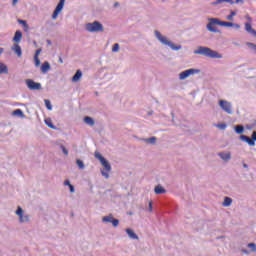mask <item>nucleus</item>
Instances as JSON below:
<instances>
[{
  "label": "nucleus",
  "mask_w": 256,
  "mask_h": 256,
  "mask_svg": "<svg viewBox=\"0 0 256 256\" xmlns=\"http://www.w3.org/2000/svg\"><path fill=\"white\" fill-rule=\"evenodd\" d=\"M215 25H219L220 27H234V29H241V25L233 22L221 21L219 18H208V23L206 25V29L210 31V33H221Z\"/></svg>",
  "instance_id": "obj_1"
},
{
  "label": "nucleus",
  "mask_w": 256,
  "mask_h": 256,
  "mask_svg": "<svg viewBox=\"0 0 256 256\" xmlns=\"http://www.w3.org/2000/svg\"><path fill=\"white\" fill-rule=\"evenodd\" d=\"M194 55H203V57H209V59H223V54L207 46H199L194 50Z\"/></svg>",
  "instance_id": "obj_2"
},
{
  "label": "nucleus",
  "mask_w": 256,
  "mask_h": 256,
  "mask_svg": "<svg viewBox=\"0 0 256 256\" xmlns=\"http://www.w3.org/2000/svg\"><path fill=\"white\" fill-rule=\"evenodd\" d=\"M154 35L156 39H158V41L162 43V45H167L168 47H170V49H172V51H181V49H183V46H181L180 44L176 45L175 43L167 39V37L161 35V32L159 30H155Z\"/></svg>",
  "instance_id": "obj_3"
},
{
  "label": "nucleus",
  "mask_w": 256,
  "mask_h": 256,
  "mask_svg": "<svg viewBox=\"0 0 256 256\" xmlns=\"http://www.w3.org/2000/svg\"><path fill=\"white\" fill-rule=\"evenodd\" d=\"M86 31L89 33H103L105 31V28L103 27V24L99 21L89 22L85 25Z\"/></svg>",
  "instance_id": "obj_4"
},
{
  "label": "nucleus",
  "mask_w": 256,
  "mask_h": 256,
  "mask_svg": "<svg viewBox=\"0 0 256 256\" xmlns=\"http://www.w3.org/2000/svg\"><path fill=\"white\" fill-rule=\"evenodd\" d=\"M199 73H201V70L195 69V68H190V69L184 70V71L180 72L179 80L185 81V79H187V77H191V75H197Z\"/></svg>",
  "instance_id": "obj_5"
},
{
  "label": "nucleus",
  "mask_w": 256,
  "mask_h": 256,
  "mask_svg": "<svg viewBox=\"0 0 256 256\" xmlns=\"http://www.w3.org/2000/svg\"><path fill=\"white\" fill-rule=\"evenodd\" d=\"M218 104L221 109L225 111V113H228V115H233V105L231 104V102L226 100H219Z\"/></svg>",
  "instance_id": "obj_6"
},
{
  "label": "nucleus",
  "mask_w": 256,
  "mask_h": 256,
  "mask_svg": "<svg viewBox=\"0 0 256 256\" xmlns=\"http://www.w3.org/2000/svg\"><path fill=\"white\" fill-rule=\"evenodd\" d=\"M94 156L96 159H99L101 165L104 167L105 171H111V164L109 163V160H106L103 155L99 152H95Z\"/></svg>",
  "instance_id": "obj_7"
},
{
  "label": "nucleus",
  "mask_w": 256,
  "mask_h": 256,
  "mask_svg": "<svg viewBox=\"0 0 256 256\" xmlns=\"http://www.w3.org/2000/svg\"><path fill=\"white\" fill-rule=\"evenodd\" d=\"M25 83L30 91H39L41 89V83L35 82L32 79H26Z\"/></svg>",
  "instance_id": "obj_8"
},
{
  "label": "nucleus",
  "mask_w": 256,
  "mask_h": 256,
  "mask_svg": "<svg viewBox=\"0 0 256 256\" xmlns=\"http://www.w3.org/2000/svg\"><path fill=\"white\" fill-rule=\"evenodd\" d=\"M63 7H65V0H60L56 6V8L53 11L52 19H57L59 17V13L63 11Z\"/></svg>",
  "instance_id": "obj_9"
},
{
  "label": "nucleus",
  "mask_w": 256,
  "mask_h": 256,
  "mask_svg": "<svg viewBox=\"0 0 256 256\" xmlns=\"http://www.w3.org/2000/svg\"><path fill=\"white\" fill-rule=\"evenodd\" d=\"M63 7H65V0H60L56 6V8L53 11L52 19H57L59 17V13L63 11Z\"/></svg>",
  "instance_id": "obj_10"
},
{
  "label": "nucleus",
  "mask_w": 256,
  "mask_h": 256,
  "mask_svg": "<svg viewBox=\"0 0 256 256\" xmlns=\"http://www.w3.org/2000/svg\"><path fill=\"white\" fill-rule=\"evenodd\" d=\"M218 157H220V159H222V161L225 163H229V161H231V152H219Z\"/></svg>",
  "instance_id": "obj_11"
},
{
  "label": "nucleus",
  "mask_w": 256,
  "mask_h": 256,
  "mask_svg": "<svg viewBox=\"0 0 256 256\" xmlns=\"http://www.w3.org/2000/svg\"><path fill=\"white\" fill-rule=\"evenodd\" d=\"M40 70L44 75L45 73H49V71H51V64L48 61H45L42 63Z\"/></svg>",
  "instance_id": "obj_12"
},
{
  "label": "nucleus",
  "mask_w": 256,
  "mask_h": 256,
  "mask_svg": "<svg viewBox=\"0 0 256 256\" xmlns=\"http://www.w3.org/2000/svg\"><path fill=\"white\" fill-rule=\"evenodd\" d=\"M140 141L148 143V145H157V137L152 136L150 138H140Z\"/></svg>",
  "instance_id": "obj_13"
},
{
  "label": "nucleus",
  "mask_w": 256,
  "mask_h": 256,
  "mask_svg": "<svg viewBox=\"0 0 256 256\" xmlns=\"http://www.w3.org/2000/svg\"><path fill=\"white\" fill-rule=\"evenodd\" d=\"M221 3H229L230 5H235V1L233 0H216L211 2L212 7H217V5H221Z\"/></svg>",
  "instance_id": "obj_14"
},
{
  "label": "nucleus",
  "mask_w": 256,
  "mask_h": 256,
  "mask_svg": "<svg viewBox=\"0 0 256 256\" xmlns=\"http://www.w3.org/2000/svg\"><path fill=\"white\" fill-rule=\"evenodd\" d=\"M22 38H23V32H21L20 30H17L14 34L12 41H14V43H20Z\"/></svg>",
  "instance_id": "obj_15"
},
{
  "label": "nucleus",
  "mask_w": 256,
  "mask_h": 256,
  "mask_svg": "<svg viewBox=\"0 0 256 256\" xmlns=\"http://www.w3.org/2000/svg\"><path fill=\"white\" fill-rule=\"evenodd\" d=\"M154 193H156V195H163V194L167 193V190L163 186L158 184L154 188Z\"/></svg>",
  "instance_id": "obj_16"
},
{
  "label": "nucleus",
  "mask_w": 256,
  "mask_h": 256,
  "mask_svg": "<svg viewBox=\"0 0 256 256\" xmlns=\"http://www.w3.org/2000/svg\"><path fill=\"white\" fill-rule=\"evenodd\" d=\"M11 49L12 51H14V53H16L18 57H21V55H23V50L21 49V46H19V44H14Z\"/></svg>",
  "instance_id": "obj_17"
},
{
  "label": "nucleus",
  "mask_w": 256,
  "mask_h": 256,
  "mask_svg": "<svg viewBox=\"0 0 256 256\" xmlns=\"http://www.w3.org/2000/svg\"><path fill=\"white\" fill-rule=\"evenodd\" d=\"M234 131L237 133V135H243V133H245V126L242 124L235 125Z\"/></svg>",
  "instance_id": "obj_18"
},
{
  "label": "nucleus",
  "mask_w": 256,
  "mask_h": 256,
  "mask_svg": "<svg viewBox=\"0 0 256 256\" xmlns=\"http://www.w3.org/2000/svg\"><path fill=\"white\" fill-rule=\"evenodd\" d=\"M83 77V72L81 70H77L72 77V83H77Z\"/></svg>",
  "instance_id": "obj_19"
},
{
  "label": "nucleus",
  "mask_w": 256,
  "mask_h": 256,
  "mask_svg": "<svg viewBox=\"0 0 256 256\" xmlns=\"http://www.w3.org/2000/svg\"><path fill=\"white\" fill-rule=\"evenodd\" d=\"M126 233L130 239H139V236L131 228H127Z\"/></svg>",
  "instance_id": "obj_20"
},
{
  "label": "nucleus",
  "mask_w": 256,
  "mask_h": 256,
  "mask_svg": "<svg viewBox=\"0 0 256 256\" xmlns=\"http://www.w3.org/2000/svg\"><path fill=\"white\" fill-rule=\"evenodd\" d=\"M84 123H86V125H89L90 127L95 126V120L91 118V116L84 117Z\"/></svg>",
  "instance_id": "obj_21"
},
{
  "label": "nucleus",
  "mask_w": 256,
  "mask_h": 256,
  "mask_svg": "<svg viewBox=\"0 0 256 256\" xmlns=\"http://www.w3.org/2000/svg\"><path fill=\"white\" fill-rule=\"evenodd\" d=\"M9 73V68L4 63H0V75H7Z\"/></svg>",
  "instance_id": "obj_22"
},
{
  "label": "nucleus",
  "mask_w": 256,
  "mask_h": 256,
  "mask_svg": "<svg viewBox=\"0 0 256 256\" xmlns=\"http://www.w3.org/2000/svg\"><path fill=\"white\" fill-rule=\"evenodd\" d=\"M233 203V199L231 197H224V201L222 203L223 207H231V204Z\"/></svg>",
  "instance_id": "obj_23"
},
{
  "label": "nucleus",
  "mask_w": 256,
  "mask_h": 256,
  "mask_svg": "<svg viewBox=\"0 0 256 256\" xmlns=\"http://www.w3.org/2000/svg\"><path fill=\"white\" fill-rule=\"evenodd\" d=\"M44 121L47 127H49L50 129L57 130V126L53 124V121L51 120V118H46Z\"/></svg>",
  "instance_id": "obj_24"
},
{
  "label": "nucleus",
  "mask_w": 256,
  "mask_h": 256,
  "mask_svg": "<svg viewBox=\"0 0 256 256\" xmlns=\"http://www.w3.org/2000/svg\"><path fill=\"white\" fill-rule=\"evenodd\" d=\"M113 219H114L113 214H109L108 216H104L102 218V222L103 223H113Z\"/></svg>",
  "instance_id": "obj_25"
},
{
  "label": "nucleus",
  "mask_w": 256,
  "mask_h": 256,
  "mask_svg": "<svg viewBox=\"0 0 256 256\" xmlns=\"http://www.w3.org/2000/svg\"><path fill=\"white\" fill-rule=\"evenodd\" d=\"M20 223H29V214H23L19 217Z\"/></svg>",
  "instance_id": "obj_26"
},
{
  "label": "nucleus",
  "mask_w": 256,
  "mask_h": 256,
  "mask_svg": "<svg viewBox=\"0 0 256 256\" xmlns=\"http://www.w3.org/2000/svg\"><path fill=\"white\" fill-rule=\"evenodd\" d=\"M235 15H237V12L231 10L230 14L226 16V19L228 21H234L235 20Z\"/></svg>",
  "instance_id": "obj_27"
},
{
  "label": "nucleus",
  "mask_w": 256,
  "mask_h": 256,
  "mask_svg": "<svg viewBox=\"0 0 256 256\" xmlns=\"http://www.w3.org/2000/svg\"><path fill=\"white\" fill-rule=\"evenodd\" d=\"M44 103H45V107L48 109V111H53V105L51 104L50 100L45 99Z\"/></svg>",
  "instance_id": "obj_28"
},
{
  "label": "nucleus",
  "mask_w": 256,
  "mask_h": 256,
  "mask_svg": "<svg viewBox=\"0 0 256 256\" xmlns=\"http://www.w3.org/2000/svg\"><path fill=\"white\" fill-rule=\"evenodd\" d=\"M13 115H16L17 117H25V114L23 113V110H21V109L14 110Z\"/></svg>",
  "instance_id": "obj_29"
},
{
  "label": "nucleus",
  "mask_w": 256,
  "mask_h": 256,
  "mask_svg": "<svg viewBox=\"0 0 256 256\" xmlns=\"http://www.w3.org/2000/svg\"><path fill=\"white\" fill-rule=\"evenodd\" d=\"M76 164L78 165L79 169L81 170L85 169V163H83V160L77 159Z\"/></svg>",
  "instance_id": "obj_30"
},
{
  "label": "nucleus",
  "mask_w": 256,
  "mask_h": 256,
  "mask_svg": "<svg viewBox=\"0 0 256 256\" xmlns=\"http://www.w3.org/2000/svg\"><path fill=\"white\" fill-rule=\"evenodd\" d=\"M18 23L24 27V29H29V25L27 24V21L18 19Z\"/></svg>",
  "instance_id": "obj_31"
},
{
  "label": "nucleus",
  "mask_w": 256,
  "mask_h": 256,
  "mask_svg": "<svg viewBox=\"0 0 256 256\" xmlns=\"http://www.w3.org/2000/svg\"><path fill=\"white\" fill-rule=\"evenodd\" d=\"M247 247H249L252 253L256 252V244L255 243H248Z\"/></svg>",
  "instance_id": "obj_32"
},
{
  "label": "nucleus",
  "mask_w": 256,
  "mask_h": 256,
  "mask_svg": "<svg viewBox=\"0 0 256 256\" xmlns=\"http://www.w3.org/2000/svg\"><path fill=\"white\" fill-rule=\"evenodd\" d=\"M217 128L221 129L222 131H225V129H227V124L226 123L217 124Z\"/></svg>",
  "instance_id": "obj_33"
},
{
  "label": "nucleus",
  "mask_w": 256,
  "mask_h": 256,
  "mask_svg": "<svg viewBox=\"0 0 256 256\" xmlns=\"http://www.w3.org/2000/svg\"><path fill=\"white\" fill-rule=\"evenodd\" d=\"M16 215H18L19 218L23 215V208H21V206L17 207Z\"/></svg>",
  "instance_id": "obj_34"
},
{
  "label": "nucleus",
  "mask_w": 256,
  "mask_h": 256,
  "mask_svg": "<svg viewBox=\"0 0 256 256\" xmlns=\"http://www.w3.org/2000/svg\"><path fill=\"white\" fill-rule=\"evenodd\" d=\"M119 51V43H115L112 47V53H117Z\"/></svg>",
  "instance_id": "obj_35"
},
{
  "label": "nucleus",
  "mask_w": 256,
  "mask_h": 256,
  "mask_svg": "<svg viewBox=\"0 0 256 256\" xmlns=\"http://www.w3.org/2000/svg\"><path fill=\"white\" fill-rule=\"evenodd\" d=\"M34 63L35 67H39V65H41V60L39 59V57L34 56Z\"/></svg>",
  "instance_id": "obj_36"
},
{
  "label": "nucleus",
  "mask_w": 256,
  "mask_h": 256,
  "mask_svg": "<svg viewBox=\"0 0 256 256\" xmlns=\"http://www.w3.org/2000/svg\"><path fill=\"white\" fill-rule=\"evenodd\" d=\"M102 177H105V179H109V171L107 170H101Z\"/></svg>",
  "instance_id": "obj_37"
},
{
  "label": "nucleus",
  "mask_w": 256,
  "mask_h": 256,
  "mask_svg": "<svg viewBox=\"0 0 256 256\" xmlns=\"http://www.w3.org/2000/svg\"><path fill=\"white\" fill-rule=\"evenodd\" d=\"M112 225H113V227H119V219L113 218L112 219Z\"/></svg>",
  "instance_id": "obj_38"
},
{
  "label": "nucleus",
  "mask_w": 256,
  "mask_h": 256,
  "mask_svg": "<svg viewBox=\"0 0 256 256\" xmlns=\"http://www.w3.org/2000/svg\"><path fill=\"white\" fill-rule=\"evenodd\" d=\"M60 149L62 150V153H64V155H69V150H67V148H65L63 145H60Z\"/></svg>",
  "instance_id": "obj_39"
},
{
  "label": "nucleus",
  "mask_w": 256,
  "mask_h": 256,
  "mask_svg": "<svg viewBox=\"0 0 256 256\" xmlns=\"http://www.w3.org/2000/svg\"><path fill=\"white\" fill-rule=\"evenodd\" d=\"M148 211L150 212V213H153V202H149V204H148Z\"/></svg>",
  "instance_id": "obj_40"
},
{
  "label": "nucleus",
  "mask_w": 256,
  "mask_h": 256,
  "mask_svg": "<svg viewBox=\"0 0 256 256\" xmlns=\"http://www.w3.org/2000/svg\"><path fill=\"white\" fill-rule=\"evenodd\" d=\"M39 55H41V48L36 50L34 57H39Z\"/></svg>",
  "instance_id": "obj_41"
},
{
  "label": "nucleus",
  "mask_w": 256,
  "mask_h": 256,
  "mask_svg": "<svg viewBox=\"0 0 256 256\" xmlns=\"http://www.w3.org/2000/svg\"><path fill=\"white\" fill-rule=\"evenodd\" d=\"M68 187L70 189V193H73L75 191V186H73V184H70Z\"/></svg>",
  "instance_id": "obj_42"
},
{
  "label": "nucleus",
  "mask_w": 256,
  "mask_h": 256,
  "mask_svg": "<svg viewBox=\"0 0 256 256\" xmlns=\"http://www.w3.org/2000/svg\"><path fill=\"white\" fill-rule=\"evenodd\" d=\"M238 3H241V5H243V3H245V0H235L234 4L238 5Z\"/></svg>",
  "instance_id": "obj_43"
},
{
  "label": "nucleus",
  "mask_w": 256,
  "mask_h": 256,
  "mask_svg": "<svg viewBox=\"0 0 256 256\" xmlns=\"http://www.w3.org/2000/svg\"><path fill=\"white\" fill-rule=\"evenodd\" d=\"M64 185H65L66 187H69V186L72 185V184H71V181H69V180L67 179V180L64 181Z\"/></svg>",
  "instance_id": "obj_44"
},
{
  "label": "nucleus",
  "mask_w": 256,
  "mask_h": 256,
  "mask_svg": "<svg viewBox=\"0 0 256 256\" xmlns=\"http://www.w3.org/2000/svg\"><path fill=\"white\" fill-rule=\"evenodd\" d=\"M245 18L247 19L248 23H251V21H253V18H251V16L246 15Z\"/></svg>",
  "instance_id": "obj_45"
},
{
  "label": "nucleus",
  "mask_w": 256,
  "mask_h": 256,
  "mask_svg": "<svg viewBox=\"0 0 256 256\" xmlns=\"http://www.w3.org/2000/svg\"><path fill=\"white\" fill-rule=\"evenodd\" d=\"M241 251H242V253H244V255H249L251 253L247 249H242Z\"/></svg>",
  "instance_id": "obj_46"
},
{
  "label": "nucleus",
  "mask_w": 256,
  "mask_h": 256,
  "mask_svg": "<svg viewBox=\"0 0 256 256\" xmlns=\"http://www.w3.org/2000/svg\"><path fill=\"white\" fill-rule=\"evenodd\" d=\"M120 6H121V4L119 2L114 3V9H117V7H120Z\"/></svg>",
  "instance_id": "obj_47"
},
{
  "label": "nucleus",
  "mask_w": 256,
  "mask_h": 256,
  "mask_svg": "<svg viewBox=\"0 0 256 256\" xmlns=\"http://www.w3.org/2000/svg\"><path fill=\"white\" fill-rule=\"evenodd\" d=\"M253 127H255V124H252V125H247V126H246V129H249V130H251V129H253Z\"/></svg>",
  "instance_id": "obj_48"
},
{
  "label": "nucleus",
  "mask_w": 256,
  "mask_h": 256,
  "mask_svg": "<svg viewBox=\"0 0 256 256\" xmlns=\"http://www.w3.org/2000/svg\"><path fill=\"white\" fill-rule=\"evenodd\" d=\"M18 1H19V0H12V5H13V6H16Z\"/></svg>",
  "instance_id": "obj_49"
},
{
  "label": "nucleus",
  "mask_w": 256,
  "mask_h": 256,
  "mask_svg": "<svg viewBox=\"0 0 256 256\" xmlns=\"http://www.w3.org/2000/svg\"><path fill=\"white\" fill-rule=\"evenodd\" d=\"M242 165H243L244 169H249V165H247L246 163H243Z\"/></svg>",
  "instance_id": "obj_50"
},
{
  "label": "nucleus",
  "mask_w": 256,
  "mask_h": 256,
  "mask_svg": "<svg viewBox=\"0 0 256 256\" xmlns=\"http://www.w3.org/2000/svg\"><path fill=\"white\" fill-rule=\"evenodd\" d=\"M47 45H53V42L51 40H46Z\"/></svg>",
  "instance_id": "obj_51"
},
{
  "label": "nucleus",
  "mask_w": 256,
  "mask_h": 256,
  "mask_svg": "<svg viewBox=\"0 0 256 256\" xmlns=\"http://www.w3.org/2000/svg\"><path fill=\"white\" fill-rule=\"evenodd\" d=\"M59 63L63 64V58L61 56H59Z\"/></svg>",
  "instance_id": "obj_52"
},
{
  "label": "nucleus",
  "mask_w": 256,
  "mask_h": 256,
  "mask_svg": "<svg viewBox=\"0 0 256 256\" xmlns=\"http://www.w3.org/2000/svg\"><path fill=\"white\" fill-rule=\"evenodd\" d=\"M4 51H5L4 48H0V55H1L2 53H4Z\"/></svg>",
  "instance_id": "obj_53"
},
{
  "label": "nucleus",
  "mask_w": 256,
  "mask_h": 256,
  "mask_svg": "<svg viewBox=\"0 0 256 256\" xmlns=\"http://www.w3.org/2000/svg\"><path fill=\"white\" fill-rule=\"evenodd\" d=\"M153 115V110L148 112V116Z\"/></svg>",
  "instance_id": "obj_54"
},
{
  "label": "nucleus",
  "mask_w": 256,
  "mask_h": 256,
  "mask_svg": "<svg viewBox=\"0 0 256 256\" xmlns=\"http://www.w3.org/2000/svg\"><path fill=\"white\" fill-rule=\"evenodd\" d=\"M254 125H256V120H254Z\"/></svg>",
  "instance_id": "obj_55"
},
{
  "label": "nucleus",
  "mask_w": 256,
  "mask_h": 256,
  "mask_svg": "<svg viewBox=\"0 0 256 256\" xmlns=\"http://www.w3.org/2000/svg\"><path fill=\"white\" fill-rule=\"evenodd\" d=\"M129 215H133V213L130 212Z\"/></svg>",
  "instance_id": "obj_56"
}]
</instances>
